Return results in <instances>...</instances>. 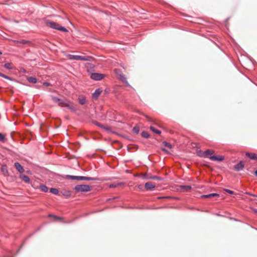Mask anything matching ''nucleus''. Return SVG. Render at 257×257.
Segmentation results:
<instances>
[{
	"mask_svg": "<svg viewBox=\"0 0 257 257\" xmlns=\"http://www.w3.org/2000/svg\"><path fill=\"white\" fill-rule=\"evenodd\" d=\"M66 178L71 179L72 180H76L78 181L80 180H86V181H100L101 179L97 177H90L86 176H73L70 175H67L66 176Z\"/></svg>",
	"mask_w": 257,
	"mask_h": 257,
	"instance_id": "1",
	"label": "nucleus"
},
{
	"mask_svg": "<svg viewBox=\"0 0 257 257\" xmlns=\"http://www.w3.org/2000/svg\"><path fill=\"white\" fill-rule=\"evenodd\" d=\"M46 23L47 25H49V27L53 29L59 30L63 32H68V30L66 28L60 25L56 22L51 21L50 20H47Z\"/></svg>",
	"mask_w": 257,
	"mask_h": 257,
	"instance_id": "2",
	"label": "nucleus"
},
{
	"mask_svg": "<svg viewBox=\"0 0 257 257\" xmlns=\"http://www.w3.org/2000/svg\"><path fill=\"white\" fill-rule=\"evenodd\" d=\"M91 186L88 185H78L75 186L74 190L76 192H88L91 190Z\"/></svg>",
	"mask_w": 257,
	"mask_h": 257,
	"instance_id": "3",
	"label": "nucleus"
},
{
	"mask_svg": "<svg viewBox=\"0 0 257 257\" xmlns=\"http://www.w3.org/2000/svg\"><path fill=\"white\" fill-rule=\"evenodd\" d=\"M68 57L69 59L71 60H82L86 61H91L93 59L92 57L90 56H82L70 54L68 55Z\"/></svg>",
	"mask_w": 257,
	"mask_h": 257,
	"instance_id": "4",
	"label": "nucleus"
},
{
	"mask_svg": "<svg viewBox=\"0 0 257 257\" xmlns=\"http://www.w3.org/2000/svg\"><path fill=\"white\" fill-rule=\"evenodd\" d=\"M143 178L144 179L148 180V179H154L158 181H163L164 178L162 177L157 176H153L151 174L145 173L143 174Z\"/></svg>",
	"mask_w": 257,
	"mask_h": 257,
	"instance_id": "5",
	"label": "nucleus"
},
{
	"mask_svg": "<svg viewBox=\"0 0 257 257\" xmlns=\"http://www.w3.org/2000/svg\"><path fill=\"white\" fill-rule=\"evenodd\" d=\"M104 77V74L98 73H92L90 75V78L96 81L102 80Z\"/></svg>",
	"mask_w": 257,
	"mask_h": 257,
	"instance_id": "6",
	"label": "nucleus"
},
{
	"mask_svg": "<svg viewBox=\"0 0 257 257\" xmlns=\"http://www.w3.org/2000/svg\"><path fill=\"white\" fill-rule=\"evenodd\" d=\"M92 123L94 124H95V125L97 126L98 127H100L101 128H102L103 130H105V131H106L108 132H111V128H110V127L105 126L104 125L100 123L99 122H98V121H97L96 120H93L92 121Z\"/></svg>",
	"mask_w": 257,
	"mask_h": 257,
	"instance_id": "7",
	"label": "nucleus"
},
{
	"mask_svg": "<svg viewBox=\"0 0 257 257\" xmlns=\"http://www.w3.org/2000/svg\"><path fill=\"white\" fill-rule=\"evenodd\" d=\"M209 158L211 161L218 162H221L224 160V157L222 155H213L209 157Z\"/></svg>",
	"mask_w": 257,
	"mask_h": 257,
	"instance_id": "8",
	"label": "nucleus"
},
{
	"mask_svg": "<svg viewBox=\"0 0 257 257\" xmlns=\"http://www.w3.org/2000/svg\"><path fill=\"white\" fill-rule=\"evenodd\" d=\"M244 164L243 162L242 161H240L238 163H237L234 166V169L236 171H240L244 168Z\"/></svg>",
	"mask_w": 257,
	"mask_h": 257,
	"instance_id": "9",
	"label": "nucleus"
},
{
	"mask_svg": "<svg viewBox=\"0 0 257 257\" xmlns=\"http://www.w3.org/2000/svg\"><path fill=\"white\" fill-rule=\"evenodd\" d=\"M101 92L102 90L100 88L96 89L92 93V98L95 100L97 99Z\"/></svg>",
	"mask_w": 257,
	"mask_h": 257,
	"instance_id": "10",
	"label": "nucleus"
},
{
	"mask_svg": "<svg viewBox=\"0 0 257 257\" xmlns=\"http://www.w3.org/2000/svg\"><path fill=\"white\" fill-rule=\"evenodd\" d=\"M14 166L17 170L20 173H23L25 171L23 167L19 162H15L14 163Z\"/></svg>",
	"mask_w": 257,
	"mask_h": 257,
	"instance_id": "11",
	"label": "nucleus"
},
{
	"mask_svg": "<svg viewBox=\"0 0 257 257\" xmlns=\"http://www.w3.org/2000/svg\"><path fill=\"white\" fill-rule=\"evenodd\" d=\"M145 187L147 190H151L155 187V185L152 182H148L145 184Z\"/></svg>",
	"mask_w": 257,
	"mask_h": 257,
	"instance_id": "12",
	"label": "nucleus"
},
{
	"mask_svg": "<svg viewBox=\"0 0 257 257\" xmlns=\"http://www.w3.org/2000/svg\"><path fill=\"white\" fill-rule=\"evenodd\" d=\"M19 178L26 183H28L30 180V178L24 174H20Z\"/></svg>",
	"mask_w": 257,
	"mask_h": 257,
	"instance_id": "13",
	"label": "nucleus"
},
{
	"mask_svg": "<svg viewBox=\"0 0 257 257\" xmlns=\"http://www.w3.org/2000/svg\"><path fill=\"white\" fill-rule=\"evenodd\" d=\"M245 156L251 160H256L257 155L255 153H250L249 152H246L245 153Z\"/></svg>",
	"mask_w": 257,
	"mask_h": 257,
	"instance_id": "14",
	"label": "nucleus"
},
{
	"mask_svg": "<svg viewBox=\"0 0 257 257\" xmlns=\"http://www.w3.org/2000/svg\"><path fill=\"white\" fill-rule=\"evenodd\" d=\"M219 194L216 193H211L207 195H203L201 196V198H210L213 197H219Z\"/></svg>",
	"mask_w": 257,
	"mask_h": 257,
	"instance_id": "15",
	"label": "nucleus"
},
{
	"mask_svg": "<svg viewBox=\"0 0 257 257\" xmlns=\"http://www.w3.org/2000/svg\"><path fill=\"white\" fill-rule=\"evenodd\" d=\"M67 101H67V100H64L61 99L60 98H59L57 103L58 104V105L60 106L63 107V106H65V105L67 104Z\"/></svg>",
	"mask_w": 257,
	"mask_h": 257,
	"instance_id": "16",
	"label": "nucleus"
},
{
	"mask_svg": "<svg viewBox=\"0 0 257 257\" xmlns=\"http://www.w3.org/2000/svg\"><path fill=\"white\" fill-rule=\"evenodd\" d=\"M214 153V150L211 149H207L204 151L205 157H208L209 156H211Z\"/></svg>",
	"mask_w": 257,
	"mask_h": 257,
	"instance_id": "17",
	"label": "nucleus"
},
{
	"mask_svg": "<svg viewBox=\"0 0 257 257\" xmlns=\"http://www.w3.org/2000/svg\"><path fill=\"white\" fill-rule=\"evenodd\" d=\"M69 101H67V104L65 105V107H67L68 108L70 109L72 111L75 112L76 111V108L72 105L69 104Z\"/></svg>",
	"mask_w": 257,
	"mask_h": 257,
	"instance_id": "18",
	"label": "nucleus"
},
{
	"mask_svg": "<svg viewBox=\"0 0 257 257\" xmlns=\"http://www.w3.org/2000/svg\"><path fill=\"white\" fill-rule=\"evenodd\" d=\"M78 101L80 104L83 105L86 103V99L85 97L81 95L78 97Z\"/></svg>",
	"mask_w": 257,
	"mask_h": 257,
	"instance_id": "19",
	"label": "nucleus"
},
{
	"mask_svg": "<svg viewBox=\"0 0 257 257\" xmlns=\"http://www.w3.org/2000/svg\"><path fill=\"white\" fill-rule=\"evenodd\" d=\"M27 80L29 82L36 83L37 82L38 80L36 77L30 76L28 77Z\"/></svg>",
	"mask_w": 257,
	"mask_h": 257,
	"instance_id": "20",
	"label": "nucleus"
},
{
	"mask_svg": "<svg viewBox=\"0 0 257 257\" xmlns=\"http://www.w3.org/2000/svg\"><path fill=\"white\" fill-rule=\"evenodd\" d=\"M64 196L66 197H69L71 195V192L69 190H64L61 192Z\"/></svg>",
	"mask_w": 257,
	"mask_h": 257,
	"instance_id": "21",
	"label": "nucleus"
},
{
	"mask_svg": "<svg viewBox=\"0 0 257 257\" xmlns=\"http://www.w3.org/2000/svg\"><path fill=\"white\" fill-rule=\"evenodd\" d=\"M141 136L144 138H146V139H148L149 137H150V135L148 133V132L147 131H143L141 134Z\"/></svg>",
	"mask_w": 257,
	"mask_h": 257,
	"instance_id": "22",
	"label": "nucleus"
},
{
	"mask_svg": "<svg viewBox=\"0 0 257 257\" xmlns=\"http://www.w3.org/2000/svg\"><path fill=\"white\" fill-rule=\"evenodd\" d=\"M40 189L41 191L44 192H47L48 191V187L44 184H41L40 186Z\"/></svg>",
	"mask_w": 257,
	"mask_h": 257,
	"instance_id": "23",
	"label": "nucleus"
},
{
	"mask_svg": "<svg viewBox=\"0 0 257 257\" xmlns=\"http://www.w3.org/2000/svg\"><path fill=\"white\" fill-rule=\"evenodd\" d=\"M196 154L198 157L205 158V154L204 151L199 150L196 152Z\"/></svg>",
	"mask_w": 257,
	"mask_h": 257,
	"instance_id": "24",
	"label": "nucleus"
},
{
	"mask_svg": "<svg viewBox=\"0 0 257 257\" xmlns=\"http://www.w3.org/2000/svg\"><path fill=\"white\" fill-rule=\"evenodd\" d=\"M180 188L183 191H186L187 190H189V189H191V186H190V185H181Z\"/></svg>",
	"mask_w": 257,
	"mask_h": 257,
	"instance_id": "25",
	"label": "nucleus"
},
{
	"mask_svg": "<svg viewBox=\"0 0 257 257\" xmlns=\"http://www.w3.org/2000/svg\"><path fill=\"white\" fill-rule=\"evenodd\" d=\"M150 130L154 133L157 134H158V135H160L161 134V131L159 130H157L156 129V128H155L154 127L152 126H150Z\"/></svg>",
	"mask_w": 257,
	"mask_h": 257,
	"instance_id": "26",
	"label": "nucleus"
},
{
	"mask_svg": "<svg viewBox=\"0 0 257 257\" xmlns=\"http://www.w3.org/2000/svg\"><path fill=\"white\" fill-rule=\"evenodd\" d=\"M50 192L55 195H57L59 193L58 189L55 188H51L50 189Z\"/></svg>",
	"mask_w": 257,
	"mask_h": 257,
	"instance_id": "27",
	"label": "nucleus"
},
{
	"mask_svg": "<svg viewBox=\"0 0 257 257\" xmlns=\"http://www.w3.org/2000/svg\"><path fill=\"white\" fill-rule=\"evenodd\" d=\"M123 184V183L122 182L118 183L116 184H110L109 187L111 188H116L117 187L121 186Z\"/></svg>",
	"mask_w": 257,
	"mask_h": 257,
	"instance_id": "28",
	"label": "nucleus"
},
{
	"mask_svg": "<svg viewBox=\"0 0 257 257\" xmlns=\"http://www.w3.org/2000/svg\"><path fill=\"white\" fill-rule=\"evenodd\" d=\"M4 67L5 68L8 69V70H12L13 69V67L11 66V64L10 63H6L4 64Z\"/></svg>",
	"mask_w": 257,
	"mask_h": 257,
	"instance_id": "29",
	"label": "nucleus"
},
{
	"mask_svg": "<svg viewBox=\"0 0 257 257\" xmlns=\"http://www.w3.org/2000/svg\"><path fill=\"white\" fill-rule=\"evenodd\" d=\"M29 42H30L29 41H27L26 40H21L17 41V43L20 44H23V45H25L26 44L29 43Z\"/></svg>",
	"mask_w": 257,
	"mask_h": 257,
	"instance_id": "30",
	"label": "nucleus"
},
{
	"mask_svg": "<svg viewBox=\"0 0 257 257\" xmlns=\"http://www.w3.org/2000/svg\"><path fill=\"white\" fill-rule=\"evenodd\" d=\"M133 132L136 134H138L140 132V127L138 126H135L133 128Z\"/></svg>",
	"mask_w": 257,
	"mask_h": 257,
	"instance_id": "31",
	"label": "nucleus"
},
{
	"mask_svg": "<svg viewBox=\"0 0 257 257\" xmlns=\"http://www.w3.org/2000/svg\"><path fill=\"white\" fill-rule=\"evenodd\" d=\"M119 79L121 81H122V82H126V77H125L124 75H122V74H120L119 75Z\"/></svg>",
	"mask_w": 257,
	"mask_h": 257,
	"instance_id": "32",
	"label": "nucleus"
},
{
	"mask_svg": "<svg viewBox=\"0 0 257 257\" xmlns=\"http://www.w3.org/2000/svg\"><path fill=\"white\" fill-rule=\"evenodd\" d=\"M163 144L166 147L169 148V149H171L172 148V146L171 144H170L169 143L167 142H166V141H164L163 142Z\"/></svg>",
	"mask_w": 257,
	"mask_h": 257,
	"instance_id": "33",
	"label": "nucleus"
},
{
	"mask_svg": "<svg viewBox=\"0 0 257 257\" xmlns=\"http://www.w3.org/2000/svg\"><path fill=\"white\" fill-rule=\"evenodd\" d=\"M6 141L5 135L2 133H0V141L2 142H5Z\"/></svg>",
	"mask_w": 257,
	"mask_h": 257,
	"instance_id": "34",
	"label": "nucleus"
},
{
	"mask_svg": "<svg viewBox=\"0 0 257 257\" xmlns=\"http://www.w3.org/2000/svg\"><path fill=\"white\" fill-rule=\"evenodd\" d=\"M51 97L52 99L53 100V101L56 103H57L58 99L59 98H58L55 96H54V95H51Z\"/></svg>",
	"mask_w": 257,
	"mask_h": 257,
	"instance_id": "35",
	"label": "nucleus"
},
{
	"mask_svg": "<svg viewBox=\"0 0 257 257\" xmlns=\"http://www.w3.org/2000/svg\"><path fill=\"white\" fill-rule=\"evenodd\" d=\"M224 191L230 194H234V192L231 190H229V189H224Z\"/></svg>",
	"mask_w": 257,
	"mask_h": 257,
	"instance_id": "36",
	"label": "nucleus"
},
{
	"mask_svg": "<svg viewBox=\"0 0 257 257\" xmlns=\"http://www.w3.org/2000/svg\"><path fill=\"white\" fill-rule=\"evenodd\" d=\"M4 78H6L8 80H11V81H15V79L11 77H9L6 75H5V77H4Z\"/></svg>",
	"mask_w": 257,
	"mask_h": 257,
	"instance_id": "37",
	"label": "nucleus"
},
{
	"mask_svg": "<svg viewBox=\"0 0 257 257\" xmlns=\"http://www.w3.org/2000/svg\"><path fill=\"white\" fill-rule=\"evenodd\" d=\"M4 78H6L8 80H11V81H15V79L11 77H9L6 75H5V77H4Z\"/></svg>",
	"mask_w": 257,
	"mask_h": 257,
	"instance_id": "38",
	"label": "nucleus"
},
{
	"mask_svg": "<svg viewBox=\"0 0 257 257\" xmlns=\"http://www.w3.org/2000/svg\"><path fill=\"white\" fill-rule=\"evenodd\" d=\"M246 195H248L249 196H253V197H257V195L256 194H253V193H251L250 192H245L244 193Z\"/></svg>",
	"mask_w": 257,
	"mask_h": 257,
	"instance_id": "39",
	"label": "nucleus"
},
{
	"mask_svg": "<svg viewBox=\"0 0 257 257\" xmlns=\"http://www.w3.org/2000/svg\"><path fill=\"white\" fill-rule=\"evenodd\" d=\"M2 171L3 172H6V173H8V170L6 168V166H3L2 168Z\"/></svg>",
	"mask_w": 257,
	"mask_h": 257,
	"instance_id": "40",
	"label": "nucleus"
},
{
	"mask_svg": "<svg viewBox=\"0 0 257 257\" xmlns=\"http://www.w3.org/2000/svg\"><path fill=\"white\" fill-rule=\"evenodd\" d=\"M109 92H110V89L108 88H106L104 91V93L106 94H108L109 93Z\"/></svg>",
	"mask_w": 257,
	"mask_h": 257,
	"instance_id": "41",
	"label": "nucleus"
},
{
	"mask_svg": "<svg viewBox=\"0 0 257 257\" xmlns=\"http://www.w3.org/2000/svg\"><path fill=\"white\" fill-rule=\"evenodd\" d=\"M49 217H54V218H57V219H60V217H59L58 216H56L55 215L49 214Z\"/></svg>",
	"mask_w": 257,
	"mask_h": 257,
	"instance_id": "42",
	"label": "nucleus"
},
{
	"mask_svg": "<svg viewBox=\"0 0 257 257\" xmlns=\"http://www.w3.org/2000/svg\"><path fill=\"white\" fill-rule=\"evenodd\" d=\"M124 83L127 86H128L130 88H133L132 86L129 84L128 81L126 80V82H124Z\"/></svg>",
	"mask_w": 257,
	"mask_h": 257,
	"instance_id": "43",
	"label": "nucleus"
},
{
	"mask_svg": "<svg viewBox=\"0 0 257 257\" xmlns=\"http://www.w3.org/2000/svg\"><path fill=\"white\" fill-rule=\"evenodd\" d=\"M43 85H46V86H50V83H49L48 82L45 81V82H43Z\"/></svg>",
	"mask_w": 257,
	"mask_h": 257,
	"instance_id": "44",
	"label": "nucleus"
},
{
	"mask_svg": "<svg viewBox=\"0 0 257 257\" xmlns=\"http://www.w3.org/2000/svg\"><path fill=\"white\" fill-rule=\"evenodd\" d=\"M5 76V74H3V73H2L0 72V76H1V77H2L4 78Z\"/></svg>",
	"mask_w": 257,
	"mask_h": 257,
	"instance_id": "45",
	"label": "nucleus"
},
{
	"mask_svg": "<svg viewBox=\"0 0 257 257\" xmlns=\"http://www.w3.org/2000/svg\"><path fill=\"white\" fill-rule=\"evenodd\" d=\"M162 151H164V152H168V151H167V150H166L165 148H162Z\"/></svg>",
	"mask_w": 257,
	"mask_h": 257,
	"instance_id": "46",
	"label": "nucleus"
},
{
	"mask_svg": "<svg viewBox=\"0 0 257 257\" xmlns=\"http://www.w3.org/2000/svg\"><path fill=\"white\" fill-rule=\"evenodd\" d=\"M254 175L255 176H257V169L254 171Z\"/></svg>",
	"mask_w": 257,
	"mask_h": 257,
	"instance_id": "47",
	"label": "nucleus"
},
{
	"mask_svg": "<svg viewBox=\"0 0 257 257\" xmlns=\"http://www.w3.org/2000/svg\"><path fill=\"white\" fill-rule=\"evenodd\" d=\"M138 188H139V189H141L142 188V185H139V186H138Z\"/></svg>",
	"mask_w": 257,
	"mask_h": 257,
	"instance_id": "48",
	"label": "nucleus"
},
{
	"mask_svg": "<svg viewBox=\"0 0 257 257\" xmlns=\"http://www.w3.org/2000/svg\"><path fill=\"white\" fill-rule=\"evenodd\" d=\"M146 117H147V118H149V120L151 121V118L149 117L148 116L146 115Z\"/></svg>",
	"mask_w": 257,
	"mask_h": 257,
	"instance_id": "49",
	"label": "nucleus"
},
{
	"mask_svg": "<svg viewBox=\"0 0 257 257\" xmlns=\"http://www.w3.org/2000/svg\"><path fill=\"white\" fill-rule=\"evenodd\" d=\"M2 54H3L2 51L0 50V55H2Z\"/></svg>",
	"mask_w": 257,
	"mask_h": 257,
	"instance_id": "50",
	"label": "nucleus"
},
{
	"mask_svg": "<svg viewBox=\"0 0 257 257\" xmlns=\"http://www.w3.org/2000/svg\"><path fill=\"white\" fill-rule=\"evenodd\" d=\"M255 212L257 213V210H255Z\"/></svg>",
	"mask_w": 257,
	"mask_h": 257,
	"instance_id": "51",
	"label": "nucleus"
}]
</instances>
